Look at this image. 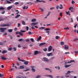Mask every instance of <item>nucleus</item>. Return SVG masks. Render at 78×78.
I'll return each instance as SVG.
<instances>
[{"mask_svg": "<svg viewBox=\"0 0 78 78\" xmlns=\"http://www.w3.org/2000/svg\"><path fill=\"white\" fill-rule=\"evenodd\" d=\"M6 30V28L4 27L3 28H0V30H1V32L2 33L3 32H5V30Z\"/></svg>", "mask_w": 78, "mask_h": 78, "instance_id": "nucleus-1", "label": "nucleus"}, {"mask_svg": "<svg viewBox=\"0 0 78 78\" xmlns=\"http://www.w3.org/2000/svg\"><path fill=\"white\" fill-rule=\"evenodd\" d=\"M9 25L8 24H4L1 25V27H9Z\"/></svg>", "mask_w": 78, "mask_h": 78, "instance_id": "nucleus-2", "label": "nucleus"}, {"mask_svg": "<svg viewBox=\"0 0 78 78\" xmlns=\"http://www.w3.org/2000/svg\"><path fill=\"white\" fill-rule=\"evenodd\" d=\"M47 56H48L49 57L50 56H53V53H48L47 54Z\"/></svg>", "mask_w": 78, "mask_h": 78, "instance_id": "nucleus-3", "label": "nucleus"}, {"mask_svg": "<svg viewBox=\"0 0 78 78\" xmlns=\"http://www.w3.org/2000/svg\"><path fill=\"white\" fill-rule=\"evenodd\" d=\"M41 38H42V37H41V36H39L37 40V42H39V41L41 39Z\"/></svg>", "mask_w": 78, "mask_h": 78, "instance_id": "nucleus-4", "label": "nucleus"}, {"mask_svg": "<svg viewBox=\"0 0 78 78\" xmlns=\"http://www.w3.org/2000/svg\"><path fill=\"white\" fill-rule=\"evenodd\" d=\"M69 46H68V45H65V47H64V48L65 49V50H66V49H69Z\"/></svg>", "mask_w": 78, "mask_h": 78, "instance_id": "nucleus-5", "label": "nucleus"}, {"mask_svg": "<svg viewBox=\"0 0 78 78\" xmlns=\"http://www.w3.org/2000/svg\"><path fill=\"white\" fill-rule=\"evenodd\" d=\"M52 48V47L51 46H50L48 48V51H50L51 50Z\"/></svg>", "mask_w": 78, "mask_h": 78, "instance_id": "nucleus-6", "label": "nucleus"}, {"mask_svg": "<svg viewBox=\"0 0 78 78\" xmlns=\"http://www.w3.org/2000/svg\"><path fill=\"white\" fill-rule=\"evenodd\" d=\"M43 59L46 61V62H48L49 61V60L48 59L46 58H43Z\"/></svg>", "mask_w": 78, "mask_h": 78, "instance_id": "nucleus-7", "label": "nucleus"}, {"mask_svg": "<svg viewBox=\"0 0 78 78\" xmlns=\"http://www.w3.org/2000/svg\"><path fill=\"white\" fill-rule=\"evenodd\" d=\"M45 70H48V71H50V73H52V71L51 70V69H50L46 68Z\"/></svg>", "mask_w": 78, "mask_h": 78, "instance_id": "nucleus-8", "label": "nucleus"}, {"mask_svg": "<svg viewBox=\"0 0 78 78\" xmlns=\"http://www.w3.org/2000/svg\"><path fill=\"white\" fill-rule=\"evenodd\" d=\"M73 71H68L67 72V73H66V75H68V74H69L70 73H71L72 72H73Z\"/></svg>", "mask_w": 78, "mask_h": 78, "instance_id": "nucleus-9", "label": "nucleus"}, {"mask_svg": "<svg viewBox=\"0 0 78 78\" xmlns=\"http://www.w3.org/2000/svg\"><path fill=\"white\" fill-rule=\"evenodd\" d=\"M7 51L4 50L2 52V54H5V53H7Z\"/></svg>", "mask_w": 78, "mask_h": 78, "instance_id": "nucleus-10", "label": "nucleus"}, {"mask_svg": "<svg viewBox=\"0 0 78 78\" xmlns=\"http://www.w3.org/2000/svg\"><path fill=\"white\" fill-rule=\"evenodd\" d=\"M1 59L2 60H6L7 58H5V57L2 56L1 57Z\"/></svg>", "mask_w": 78, "mask_h": 78, "instance_id": "nucleus-11", "label": "nucleus"}, {"mask_svg": "<svg viewBox=\"0 0 78 78\" xmlns=\"http://www.w3.org/2000/svg\"><path fill=\"white\" fill-rule=\"evenodd\" d=\"M12 8V6H9L7 8V9H8V10H9V9H11Z\"/></svg>", "mask_w": 78, "mask_h": 78, "instance_id": "nucleus-12", "label": "nucleus"}, {"mask_svg": "<svg viewBox=\"0 0 78 78\" xmlns=\"http://www.w3.org/2000/svg\"><path fill=\"white\" fill-rule=\"evenodd\" d=\"M60 6L59 7V9H61L63 8V6H62V4L60 5Z\"/></svg>", "mask_w": 78, "mask_h": 78, "instance_id": "nucleus-13", "label": "nucleus"}, {"mask_svg": "<svg viewBox=\"0 0 78 78\" xmlns=\"http://www.w3.org/2000/svg\"><path fill=\"white\" fill-rule=\"evenodd\" d=\"M71 66V65H66L65 66V67L66 68H67V67H70Z\"/></svg>", "mask_w": 78, "mask_h": 78, "instance_id": "nucleus-14", "label": "nucleus"}, {"mask_svg": "<svg viewBox=\"0 0 78 78\" xmlns=\"http://www.w3.org/2000/svg\"><path fill=\"white\" fill-rule=\"evenodd\" d=\"M24 64L25 65H28V62L26 61L24 62Z\"/></svg>", "mask_w": 78, "mask_h": 78, "instance_id": "nucleus-15", "label": "nucleus"}, {"mask_svg": "<svg viewBox=\"0 0 78 78\" xmlns=\"http://www.w3.org/2000/svg\"><path fill=\"white\" fill-rule=\"evenodd\" d=\"M44 44H45V43H42L39 44V46H42V45H44Z\"/></svg>", "mask_w": 78, "mask_h": 78, "instance_id": "nucleus-16", "label": "nucleus"}, {"mask_svg": "<svg viewBox=\"0 0 78 78\" xmlns=\"http://www.w3.org/2000/svg\"><path fill=\"white\" fill-rule=\"evenodd\" d=\"M19 34L20 35V36H23V33L22 32H19Z\"/></svg>", "mask_w": 78, "mask_h": 78, "instance_id": "nucleus-17", "label": "nucleus"}, {"mask_svg": "<svg viewBox=\"0 0 78 78\" xmlns=\"http://www.w3.org/2000/svg\"><path fill=\"white\" fill-rule=\"evenodd\" d=\"M34 54L35 55H37V54H38V51H36L34 52Z\"/></svg>", "mask_w": 78, "mask_h": 78, "instance_id": "nucleus-18", "label": "nucleus"}, {"mask_svg": "<svg viewBox=\"0 0 78 78\" xmlns=\"http://www.w3.org/2000/svg\"><path fill=\"white\" fill-rule=\"evenodd\" d=\"M20 69H24V66H20Z\"/></svg>", "mask_w": 78, "mask_h": 78, "instance_id": "nucleus-19", "label": "nucleus"}, {"mask_svg": "<svg viewBox=\"0 0 78 78\" xmlns=\"http://www.w3.org/2000/svg\"><path fill=\"white\" fill-rule=\"evenodd\" d=\"M47 76L50 78H53V76L51 75H47Z\"/></svg>", "mask_w": 78, "mask_h": 78, "instance_id": "nucleus-20", "label": "nucleus"}, {"mask_svg": "<svg viewBox=\"0 0 78 78\" xmlns=\"http://www.w3.org/2000/svg\"><path fill=\"white\" fill-rule=\"evenodd\" d=\"M25 7H26V6H24V7L23 8V9H27L28 8V6L26 7V8Z\"/></svg>", "mask_w": 78, "mask_h": 78, "instance_id": "nucleus-21", "label": "nucleus"}, {"mask_svg": "<svg viewBox=\"0 0 78 78\" xmlns=\"http://www.w3.org/2000/svg\"><path fill=\"white\" fill-rule=\"evenodd\" d=\"M4 76V74H2L1 73H0V77L1 78H3Z\"/></svg>", "mask_w": 78, "mask_h": 78, "instance_id": "nucleus-22", "label": "nucleus"}, {"mask_svg": "<svg viewBox=\"0 0 78 78\" xmlns=\"http://www.w3.org/2000/svg\"><path fill=\"white\" fill-rule=\"evenodd\" d=\"M30 70V69H27V70H23V72H27V71H28Z\"/></svg>", "mask_w": 78, "mask_h": 78, "instance_id": "nucleus-23", "label": "nucleus"}, {"mask_svg": "<svg viewBox=\"0 0 78 78\" xmlns=\"http://www.w3.org/2000/svg\"><path fill=\"white\" fill-rule=\"evenodd\" d=\"M31 21H32V22H36V19H34L32 20Z\"/></svg>", "mask_w": 78, "mask_h": 78, "instance_id": "nucleus-24", "label": "nucleus"}, {"mask_svg": "<svg viewBox=\"0 0 78 78\" xmlns=\"http://www.w3.org/2000/svg\"><path fill=\"white\" fill-rule=\"evenodd\" d=\"M8 31L9 32V33H11L12 31V29H9L8 30Z\"/></svg>", "mask_w": 78, "mask_h": 78, "instance_id": "nucleus-25", "label": "nucleus"}, {"mask_svg": "<svg viewBox=\"0 0 78 78\" xmlns=\"http://www.w3.org/2000/svg\"><path fill=\"white\" fill-rule=\"evenodd\" d=\"M31 70L33 72H35L36 71V70L34 69V68H32Z\"/></svg>", "mask_w": 78, "mask_h": 78, "instance_id": "nucleus-26", "label": "nucleus"}, {"mask_svg": "<svg viewBox=\"0 0 78 78\" xmlns=\"http://www.w3.org/2000/svg\"><path fill=\"white\" fill-rule=\"evenodd\" d=\"M20 76H21V77H22V78H27V76H22L20 75Z\"/></svg>", "mask_w": 78, "mask_h": 78, "instance_id": "nucleus-27", "label": "nucleus"}, {"mask_svg": "<svg viewBox=\"0 0 78 78\" xmlns=\"http://www.w3.org/2000/svg\"><path fill=\"white\" fill-rule=\"evenodd\" d=\"M20 16V15H17L15 17V18H18V17H19Z\"/></svg>", "mask_w": 78, "mask_h": 78, "instance_id": "nucleus-28", "label": "nucleus"}, {"mask_svg": "<svg viewBox=\"0 0 78 78\" xmlns=\"http://www.w3.org/2000/svg\"><path fill=\"white\" fill-rule=\"evenodd\" d=\"M50 30V28H46L45 29H44V30L45 31H48V30Z\"/></svg>", "mask_w": 78, "mask_h": 78, "instance_id": "nucleus-29", "label": "nucleus"}, {"mask_svg": "<svg viewBox=\"0 0 78 78\" xmlns=\"http://www.w3.org/2000/svg\"><path fill=\"white\" fill-rule=\"evenodd\" d=\"M50 13H51V12H48V14L47 15V17H48V16H50Z\"/></svg>", "mask_w": 78, "mask_h": 78, "instance_id": "nucleus-30", "label": "nucleus"}, {"mask_svg": "<svg viewBox=\"0 0 78 78\" xmlns=\"http://www.w3.org/2000/svg\"><path fill=\"white\" fill-rule=\"evenodd\" d=\"M5 8H3V7H0V10H4Z\"/></svg>", "mask_w": 78, "mask_h": 78, "instance_id": "nucleus-31", "label": "nucleus"}, {"mask_svg": "<svg viewBox=\"0 0 78 78\" xmlns=\"http://www.w3.org/2000/svg\"><path fill=\"white\" fill-rule=\"evenodd\" d=\"M61 45H64V42H61Z\"/></svg>", "mask_w": 78, "mask_h": 78, "instance_id": "nucleus-32", "label": "nucleus"}, {"mask_svg": "<svg viewBox=\"0 0 78 78\" xmlns=\"http://www.w3.org/2000/svg\"><path fill=\"white\" fill-rule=\"evenodd\" d=\"M8 50L9 51H11V50H12V48L11 47L9 48H8Z\"/></svg>", "mask_w": 78, "mask_h": 78, "instance_id": "nucleus-33", "label": "nucleus"}, {"mask_svg": "<svg viewBox=\"0 0 78 78\" xmlns=\"http://www.w3.org/2000/svg\"><path fill=\"white\" fill-rule=\"evenodd\" d=\"M66 12V14L67 15H69V14L70 13V11H68V12Z\"/></svg>", "mask_w": 78, "mask_h": 78, "instance_id": "nucleus-34", "label": "nucleus"}, {"mask_svg": "<svg viewBox=\"0 0 78 78\" xmlns=\"http://www.w3.org/2000/svg\"><path fill=\"white\" fill-rule=\"evenodd\" d=\"M78 39L77 38H76L75 39H74L73 41L74 42H76V41H78Z\"/></svg>", "mask_w": 78, "mask_h": 78, "instance_id": "nucleus-35", "label": "nucleus"}, {"mask_svg": "<svg viewBox=\"0 0 78 78\" xmlns=\"http://www.w3.org/2000/svg\"><path fill=\"white\" fill-rule=\"evenodd\" d=\"M46 33H48V35H49L50 34V31H46Z\"/></svg>", "mask_w": 78, "mask_h": 78, "instance_id": "nucleus-36", "label": "nucleus"}, {"mask_svg": "<svg viewBox=\"0 0 78 78\" xmlns=\"http://www.w3.org/2000/svg\"><path fill=\"white\" fill-rule=\"evenodd\" d=\"M40 9L41 12H43L44 11V9H43L40 8Z\"/></svg>", "mask_w": 78, "mask_h": 78, "instance_id": "nucleus-37", "label": "nucleus"}, {"mask_svg": "<svg viewBox=\"0 0 78 78\" xmlns=\"http://www.w3.org/2000/svg\"><path fill=\"white\" fill-rule=\"evenodd\" d=\"M31 25H32V26H35V23H31Z\"/></svg>", "mask_w": 78, "mask_h": 78, "instance_id": "nucleus-38", "label": "nucleus"}, {"mask_svg": "<svg viewBox=\"0 0 78 78\" xmlns=\"http://www.w3.org/2000/svg\"><path fill=\"white\" fill-rule=\"evenodd\" d=\"M7 2L8 3V4H10L11 3V2L9 1H7Z\"/></svg>", "mask_w": 78, "mask_h": 78, "instance_id": "nucleus-39", "label": "nucleus"}, {"mask_svg": "<svg viewBox=\"0 0 78 78\" xmlns=\"http://www.w3.org/2000/svg\"><path fill=\"white\" fill-rule=\"evenodd\" d=\"M36 1H35L34 2L35 3H37V2H40V0H36Z\"/></svg>", "mask_w": 78, "mask_h": 78, "instance_id": "nucleus-40", "label": "nucleus"}, {"mask_svg": "<svg viewBox=\"0 0 78 78\" xmlns=\"http://www.w3.org/2000/svg\"><path fill=\"white\" fill-rule=\"evenodd\" d=\"M69 10H71V9H73V7H71L69 8Z\"/></svg>", "mask_w": 78, "mask_h": 78, "instance_id": "nucleus-41", "label": "nucleus"}, {"mask_svg": "<svg viewBox=\"0 0 78 78\" xmlns=\"http://www.w3.org/2000/svg\"><path fill=\"white\" fill-rule=\"evenodd\" d=\"M30 40L31 41V42H34V39H33V38H31L30 39Z\"/></svg>", "mask_w": 78, "mask_h": 78, "instance_id": "nucleus-42", "label": "nucleus"}, {"mask_svg": "<svg viewBox=\"0 0 78 78\" xmlns=\"http://www.w3.org/2000/svg\"><path fill=\"white\" fill-rule=\"evenodd\" d=\"M59 37L57 36L55 37V39H59Z\"/></svg>", "mask_w": 78, "mask_h": 78, "instance_id": "nucleus-43", "label": "nucleus"}, {"mask_svg": "<svg viewBox=\"0 0 78 78\" xmlns=\"http://www.w3.org/2000/svg\"><path fill=\"white\" fill-rule=\"evenodd\" d=\"M22 40H23V39H22V38H21V39H19L18 40V41L19 42H20L21 41H22Z\"/></svg>", "mask_w": 78, "mask_h": 78, "instance_id": "nucleus-44", "label": "nucleus"}, {"mask_svg": "<svg viewBox=\"0 0 78 78\" xmlns=\"http://www.w3.org/2000/svg\"><path fill=\"white\" fill-rule=\"evenodd\" d=\"M43 50L44 51H47V48H45V49H44Z\"/></svg>", "mask_w": 78, "mask_h": 78, "instance_id": "nucleus-45", "label": "nucleus"}, {"mask_svg": "<svg viewBox=\"0 0 78 78\" xmlns=\"http://www.w3.org/2000/svg\"><path fill=\"white\" fill-rule=\"evenodd\" d=\"M22 23L23 25H25V22L24 21H23L22 22Z\"/></svg>", "mask_w": 78, "mask_h": 78, "instance_id": "nucleus-46", "label": "nucleus"}, {"mask_svg": "<svg viewBox=\"0 0 78 78\" xmlns=\"http://www.w3.org/2000/svg\"><path fill=\"white\" fill-rule=\"evenodd\" d=\"M39 30H42V29H45V27H41L40 28H39Z\"/></svg>", "mask_w": 78, "mask_h": 78, "instance_id": "nucleus-47", "label": "nucleus"}, {"mask_svg": "<svg viewBox=\"0 0 78 78\" xmlns=\"http://www.w3.org/2000/svg\"><path fill=\"white\" fill-rule=\"evenodd\" d=\"M4 19L3 18H0V21H3Z\"/></svg>", "mask_w": 78, "mask_h": 78, "instance_id": "nucleus-48", "label": "nucleus"}, {"mask_svg": "<svg viewBox=\"0 0 78 78\" xmlns=\"http://www.w3.org/2000/svg\"><path fill=\"white\" fill-rule=\"evenodd\" d=\"M75 62V61L74 60H71V61H70V62L71 63V62Z\"/></svg>", "mask_w": 78, "mask_h": 78, "instance_id": "nucleus-49", "label": "nucleus"}, {"mask_svg": "<svg viewBox=\"0 0 78 78\" xmlns=\"http://www.w3.org/2000/svg\"><path fill=\"white\" fill-rule=\"evenodd\" d=\"M70 19L71 20V22H73V19H72V18H71Z\"/></svg>", "mask_w": 78, "mask_h": 78, "instance_id": "nucleus-50", "label": "nucleus"}, {"mask_svg": "<svg viewBox=\"0 0 78 78\" xmlns=\"http://www.w3.org/2000/svg\"><path fill=\"white\" fill-rule=\"evenodd\" d=\"M3 45V43L0 42V45Z\"/></svg>", "mask_w": 78, "mask_h": 78, "instance_id": "nucleus-51", "label": "nucleus"}, {"mask_svg": "<svg viewBox=\"0 0 78 78\" xmlns=\"http://www.w3.org/2000/svg\"><path fill=\"white\" fill-rule=\"evenodd\" d=\"M26 28L27 31H28V30H29V27H28L27 26Z\"/></svg>", "mask_w": 78, "mask_h": 78, "instance_id": "nucleus-52", "label": "nucleus"}, {"mask_svg": "<svg viewBox=\"0 0 78 78\" xmlns=\"http://www.w3.org/2000/svg\"><path fill=\"white\" fill-rule=\"evenodd\" d=\"M20 61H22V62H25V60H22V59H21L20 60Z\"/></svg>", "mask_w": 78, "mask_h": 78, "instance_id": "nucleus-53", "label": "nucleus"}, {"mask_svg": "<svg viewBox=\"0 0 78 78\" xmlns=\"http://www.w3.org/2000/svg\"><path fill=\"white\" fill-rule=\"evenodd\" d=\"M64 29H65V30H69V28L68 27H67L66 28H64Z\"/></svg>", "mask_w": 78, "mask_h": 78, "instance_id": "nucleus-54", "label": "nucleus"}, {"mask_svg": "<svg viewBox=\"0 0 78 78\" xmlns=\"http://www.w3.org/2000/svg\"><path fill=\"white\" fill-rule=\"evenodd\" d=\"M6 35H7V33H4L3 34V36H6Z\"/></svg>", "mask_w": 78, "mask_h": 78, "instance_id": "nucleus-55", "label": "nucleus"}, {"mask_svg": "<svg viewBox=\"0 0 78 78\" xmlns=\"http://www.w3.org/2000/svg\"><path fill=\"white\" fill-rule=\"evenodd\" d=\"M5 11H3L2 12V14H5Z\"/></svg>", "mask_w": 78, "mask_h": 78, "instance_id": "nucleus-56", "label": "nucleus"}, {"mask_svg": "<svg viewBox=\"0 0 78 78\" xmlns=\"http://www.w3.org/2000/svg\"><path fill=\"white\" fill-rule=\"evenodd\" d=\"M55 9V7H52L50 8V9L52 10V9Z\"/></svg>", "mask_w": 78, "mask_h": 78, "instance_id": "nucleus-57", "label": "nucleus"}, {"mask_svg": "<svg viewBox=\"0 0 78 78\" xmlns=\"http://www.w3.org/2000/svg\"><path fill=\"white\" fill-rule=\"evenodd\" d=\"M13 49H14L15 51H16V49H17V48H13Z\"/></svg>", "mask_w": 78, "mask_h": 78, "instance_id": "nucleus-58", "label": "nucleus"}, {"mask_svg": "<svg viewBox=\"0 0 78 78\" xmlns=\"http://www.w3.org/2000/svg\"><path fill=\"white\" fill-rule=\"evenodd\" d=\"M40 2H43V3H45V2L44 1H40Z\"/></svg>", "mask_w": 78, "mask_h": 78, "instance_id": "nucleus-59", "label": "nucleus"}, {"mask_svg": "<svg viewBox=\"0 0 78 78\" xmlns=\"http://www.w3.org/2000/svg\"><path fill=\"white\" fill-rule=\"evenodd\" d=\"M18 4H19V2H16L15 3V5H18Z\"/></svg>", "mask_w": 78, "mask_h": 78, "instance_id": "nucleus-60", "label": "nucleus"}, {"mask_svg": "<svg viewBox=\"0 0 78 78\" xmlns=\"http://www.w3.org/2000/svg\"><path fill=\"white\" fill-rule=\"evenodd\" d=\"M18 47H19V48H20V47H21V46H20V44H18Z\"/></svg>", "mask_w": 78, "mask_h": 78, "instance_id": "nucleus-61", "label": "nucleus"}, {"mask_svg": "<svg viewBox=\"0 0 78 78\" xmlns=\"http://www.w3.org/2000/svg\"><path fill=\"white\" fill-rule=\"evenodd\" d=\"M38 23H39L38 22L35 23V25H37V24H38Z\"/></svg>", "mask_w": 78, "mask_h": 78, "instance_id": "nucleus-62", "label": "nucleus"}, {"mask_svg": "<svg viewBox=\"0 0 78 78\" xmlns=\"http://www.w3.org/2000/svg\"><path fill=\"white\" fill-rule=\"evenodd\" d=\"M28 34H32V33H31V32L29 31L28 32Z\"/></svg>", "mask_w": 78, "mask_h": 78, "instance_id": "nucleus-63", "label": "nucleus"}, {"mask_svg": "<svg viewBox=\"0 0 78 78\" xmlns=\"http://www.w3.org/2000/svg\"><path fill=\"white\" fill-rule=\"evenodd\" d=\"M75 53H77V54H78V51H75Z\"/></svg>", "mask_w": 78, "mask_h": 78, "instance_id": "nucleus-64", "label": "nucleus"}]
</instances>
